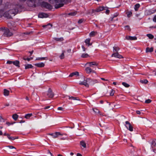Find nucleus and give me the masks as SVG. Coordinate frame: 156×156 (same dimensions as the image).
Listing matches in <instances>:
<instances>
[{
	"mask_svg": "<svg viewBox=\"0 0 156 156\" xmlns=\"http://www.w3.org/2000/svg\"><path fill=\"white\" fill-rule=\"evenodd\" d=\"M97 34V32H95L94 31H92L91 32L90 34L89 35L90 37H93L95 36Z\"/></svg>",
	"mask_w": 156,
	"mask_h": 156,
	"instance_id": "27",
	"label": "nucleus"
},
{
	"mask_svg": "<svg viewBox=\"0 0 156 156\" xmlns=\"http://www.w3.org/2000/svg\"><path fill=\"white\" fill-rule=\"evenodd\" d=\"M74 75H77V76H79V73L78 72H73L72 73H71L70 75L69 76V77H72Z\"/></svg>",
	"mask_w": 156,
	"mask_h": 156,
	"instance_id": "22",
	"label": "nucleus"
},
{
	"mask_svg": "<svg viewBox=\"0 0 156 156\" xmlns=\"http://www.w3.org/2000/svg\"><path fill=\"white\" fill-rule=\"evenodd\" d=\"M151 144L152 148L153 147H155L156 146V139H154L153 140L151 143Z\"/></svg>",
	"mask_w": 156,
	"mask_h": 156,
	"instance_id": "14",
	"label": "nucleus"
},
{
	"mask_svg": "<svg viewBox=\"0 0 156 156\" xmlns=\"http://www.w3.org/2000/svg\"><path fill=\"white\" fill-rule=\"evenodd\" d=\"M112 57H114L115 58H123V56L120 55L118 52L115 53H113L111 55Z\"/></svg>",
	"mask_w": 156,
	"mask_h": 156,
	"instance_id": "9",
	"label": "nucleus"
},
{
	"mask_svg": "<svg viewBox=\"0 0 156 156\" xmlns=\"http://www.w3.org/2000/svg\"><path fill=\"white\" fill-rule=\"evenodd\" d=\"M5 105L6 106H8L9 105V103H6Z\"/></svg>",
	"mask_w": 156,
	"mask_h": 156,
	"instance_id": "62",
	"label": "nucleus"
},
{
	"mask_svg": "<svg viewBox=\"0 0 156 156\" xmlns=\"http://www.w3.org/2000/svg\"><path fill=\"white\" fill-rule=\"evenodd\" d=\"M13 63V61H10V60H8L7 62V64H9Z\"/></svg>",
	"mask_w": 156,
	"mask_h": 156,
	"instance_id": "49",
	"label": "nucleus"
},
{
	"mask_svg": "<svg viewBox=\"0 0 156 156\" xmlns=\"http://www.w3.org/2000/svg\"><path fill=\"white\" fill-rule=\"evenodd\" d=\"M118 15V13H116L114 14L111 17V21H114V18L115 17H116Z\"/></svg>",
	"mask_w": 156,
	"mask_h": 156,
	"instance_id": "31",
	"label": "nucleus"
},
{
	"mask_svg": "<svg viewBox=\"0 0 156 156\" xmlns=\"http://www.w3.org/2000/svg\"><path fill=\"white\" fill-rule=\"evenodd\" d=\"M95 12H96L95 10L93 9L92 10H91L90 11V14H92V13L93 14V13H94Z\"/></svg>",
	"mask_w": 156,
	"mask_h": 156,
	"instance_id": "54",
	"label": "nucleus"
},
{
	"mask_svg": "<svg viewBox=\"0 0 156 156\" xmlns=\"http://www.w3.org/2000/svg\"><path fill=\"white\" fill-rule=\"evenodd\" d=\"M3 10L0 9V18L2 17L3 14Z\"/></svg>",
	"mask_w": 156,
	"mask_h": 156,
	"instance_id": "45",
	"label": "nucleus"
},
{
	"mask_svg": "<svg viewBox=\"0 0 156 156\" xmlns=\"http://www.w3.org/2000/svg\"><path fill=\"white\" fill-rule=\"evenodd\" d=\"M23 59L25 60H27L28 61H30V58H23Z\"/></svg>",
	"mask_w": 156,
	"mask_h": 156,
	"instance_id": "50",
	"label": "nucleus"
},
{
	"mask_svg": "<svg viewBox=\"0 0 156 156\" xmlns=\"http://www.w3.org/2000/svg\"><path fill=\"white\" fill-rule=\"evenodd\" d=\"M48 15L46 13H41L38 14V16L39 18H47L48 17Z\"/></svg>",
	"mask_w": 156,
	"mask_h": 156,
	"instance_id": "10",
	"label": "nucleus"
},
{
	"mask_svg": "<svg viewBox=\"0 0 156 156\" xmlns=\"http://www.w3.org/2000/svg\"><path fill=\"white\" fill-rule=\"evenodd\" d=\"M41 5L48 9H52V6L51 5L44 2H43L41 3Z\"/></svg>",
	"mask_w": 156,
	"mask_h": 156,
	"instance_id": "5",
	"label": "nucleus"
},
{
	"mask_svg": "<svg viewBox=\"0 0 156 156\" xmlns=\"http://www.w3.org/2000/svg\"><path fill=\"white\" fill-rule=\"evenodd\" d=\"M7 147H8L10 149H16V148L12 146H8Z\"/></svg>",
	"mask_w": 156,
	"mask_h": 156,
	"instance_id": "51",
	"label": "nucleus"
},
{
	"mask_svg": "<svg viewBox=\"0 0 156 156\" xmlns=\"http://www.w3.org/2000/svg\"><path fill=\"white\" fill-rule=\"evenodd\" d=\"M47 95L49 98H52L54 96V94L50 88H49L47 91Z\"/></svg>",
	"mask_w": 156,
	"mask_h": 156,
	"instance_id": "8",
	"label": "nucleus"
},
{
	"mask_svg": "<svg viewBox=\"0 0 156 156\" xmlns=\"http://www.w3.org/2000/svg\"><path fill=\"white\" fill-rule=\"evenodd\" d=\"M49 2L51 4L55 3L56 4L55 5L56 9H58L63 6L64 5L63 2L65 0H48Z\"/></svg>",
	"mask_w": 156,
	"mask_h": 156,
	"instance_id": "2",
	"label": "nucleus"
},
{
	"mask_svg": "<svg viewBox=\"0 0 156 156\" xmlns=\"http://www.w3.org/2000/svg\"><path fill=\"white\" fill-rule=\"evenodd\" d=\"M125 27L127 29L129 30L130 29L129 26L128 25H127L125 26Z\"/></svg>",
	"mask_w": 156,
	"mask_h": 156,
	"instance_id": "55",
	"label": "nucleus"
},
{
	"mask_svg": "<svg viewBox=\"0 0 156 156\" xmlns=\"http://www.w3.org/2000/svg\"><path fill=\"white\" fill-rule=\"evenodd\" d=\"M120 50V48L117 46H114L113 47V53L118 52V51Z\"/></svg>",
	"mask_w": 156,
	"mask_h": 156,
	"instance_id": "15",
	"label": "nucleus"
},
{
	"mask_svg": "<svg viewBox=\"0 0 156 156\" xmlns=\"http://www.w3.org/2000/svg\"><path fill=\"white\" fill-rule=\"evenodd\" d=\"M48 134L51 135L54 138H56L58 137L59 136H62L63 135H66L67 134L66 133H61L59 132H55L54 133H49Z\"/></svg>",
	"mask_w": 156,
	"mask_h": 156,
	"instance_id": "4",
	"label": "nucleus"
},
{
	"mask_svg": "<svg viewBox=\"0 0 156 156\" xmlns=\"http://www.w3.org/2000/svg\"><path fill=\"white\" fill-rule=\"evenodd\" d=\"M22 9V5H20L11 4L9 3H7L4 7L3 10H6L9 9V10L5 12L3 14V16L7 19L12 18L11 15L14 16L17 14Z\"/></svg>",
	"mask_w": 156,
	"mask_h": 156,
	"instance_id": "1",
	"label": "nucleus"
},
{
	"mask_svg": "<svg viewBox=\"0 0 156 156\" xmlns=\"http://www.w3.org/2000/svg\"><path fill=\"white\" fill-rule=\"evenodd\" d=\"M151 101L150 99L147 100L145 101V103H149L151 102Z\"/></svg>",
	"mask_w": 156,
	"mask_h": 156,
	"instance_id": "46",
	"label": "nucleus"
},
{
	"mask_svg": "<svg viewBox=\"0 0 156 156\" xmlns=\"http://www.w3.org/2000/svg\"><path fill=\"white\" fill-rule=\"evenodd\" d=\"M153 73H154V75L156 76V69L153 71Z\"/></svg>",
	"mask_w": 156,
	"mask_h": 156,
	"instance_id": "63",
	"label": "nucleus"
},
{
	"mask_svg": "<svg viewBox=\"0 0 156 156\" xmlns=\"http://www.w3.org/2000/svg\"><path fill=\"white\" fill-rule=\"evenodd\" d=\"M57 109L58 110L63 111L64 108L61 107H59Z\"/></svg>",
	"mask_w": 156,
	"mask_h": 156,
	"instance_id": "52",
	"label": "nucleus"
},
{
	"mask_svg": "<svg viewBox=\"0 0 156 156\" xmlns=\"http://www.w3.org/2000/svg\"><path fill=\"white\" fill-rule=\"evenodd\" d=\"M153 21L154 22L156 23V15L154 16V17L153 19Z\"/></svg>",
	"mask_w": 156,
	"mask_h": 156,
	"instance_id": "53",
	"label": "nucleus"
},
{
	"mask_svg": "<svg viewBox=\"0 0 156 156\" xmlns=\"http://www.w3.org/2000/svg\"><path fill=\"white\" fill-rule=\"evenodd\" d=\"M77 14L76 11L73 12L68 14H66V16H74L75 15Z\"/></svg>",
	"mask_w": 156,
	"mask_h": 156,
	"instance_id": "19",
	"label": "nucleus"
},
{
	"mask_svg": "<svg viewBox=\"0 0 156 156\" xmlns=\"http://www.w3.org/2000/svg\"><path fill=\"white\" fill-rule=\"evenodd\" d=\"M32 113L27 114L25 115V117L27 119H29L32 115Z\"/></svg>",
	"mask_w": 156,
	"mask_h": 156,
	"instance_id": "40",
	"label": "nucleus"
},
{
	"mask_svg": "<svg viewBox=\"0 0 156 156\" xmlns=\"http://www.w3.org/2000/svg\"><path fill=\"white\" fill-rule=\"evenodd\" d=\"M146 36L150 39H152L154 38V36L151 34H147Z\"/></svg>",
	"mask_w": 156,
	"mask_h": 156,
	"instance_id": "39",
	"label": "nucleus"
},
{
	"mask_svg": "<svg viewBox=\"0 0 156 156\" xmlns=\"http://www.w3.org/2000/svg\"><path fill=\"white\" fill-rule=\"evenodd\" d=\"M92 110L96 114L100 113V111L97 108H92Z\"/></svg>",
	"mask_w": 156,
	"mask_h": 156,
	"instance_id": "37",
	"label": "nucleus"
},
{
	"mask_svg": "<svg viewBox=\"0 0 156 156\" xmlns=\"http://www.w3.org/2000/svg\"><path fill=\"white\" fill-rule=\"evenodd\" d=\"M12 117L13 119L15 120H16L18 117V115L17 114H15L13 115Z\"/></svg>",
	"mask_w": 156,
	"mask_h": 156,
	"instance_id": "38",
	"label": "nucleus"
},
{
	"mask_svg": "<svg viewBox=\"0 0 156 156\" xmlns=\"http://www.w3.org/2000/svg\"><path fill=\"white\" fill-rule=\"evenodd\" d=\"M77 156H82V155L80 153H77Z\"/></svg>",
	"mask_w": 156,
	"mask_h": 156,
	"instance_id": "64",
	"label": "nucleus"
},
{
	"mask_svg": "<svg viewBox=\"0 0 156 156\" xmlns=\"http://www.w3.org/2000/svg\"><path fill=\"white\" fill-rule=\"evenodd\" d=\"M82 48L83 49V51H85L86 49H85V48L82 45Z\"/></svg>",
	"mask_w": 156,
	"mask_h": 156,
	"instance_id": "56",
	"label": "nucleus"
},
{
	"mask_svg": "<svg viewBox=\"0 0 156 156\" xmlns=\"http://www.w3.org/2000/svg\"><path fill=\"white\" fill-rule=\"evenodd\" d=\"M140 4L139 3L136 4L134 7V9L135 10L137 11H138V9L140 8Z\"/></svg>",
	"mask_w": 156,
	"mask_h": 156,
	"instance_id": "25",
	"label": "nucleus"
},
{
	"mask_svg": "<svg viewBox=\"0 0 156 156\" xmlns=\"http://www.w3.org/2000/svg\"><path fill=\"white\" fill-rule=\"evenodd\" d=\"M125 123L126 124L125 126L127 129L130 131H133V127L130 123L128 121H126Z\"/></svg>",
	"mask_w": 156,
	"mask_h": 156,
	"instance_id": "7",
	"label": "nucleus"
},
{
	"mask_svg": "<svg viewBox=\"0 0 156 156\" xmlns=\"http://www.w3.org/2000/svg\"><path fill=\"white\" fill-rule=\"evenodd\" d=\"M127 16L128 17H130L132 15V12L131 11L128 12L127 13Z\"/></svg>",
	"mask_w": 156,
	"mask_h": 156,
	"instance_id": "43",
	"label": "nucleus"
},
{
	"mask_svg": "<svg viewBox=\"0 0 156 156\" xmlns=\"http://www.w3.org/2000/svg\"><path fill=\"white\" fill-rule=\"evenodd\" d=\"M13 35V33L10 32L8 28L5 29L3 35L4 36L10 37Z\"/></svg>",
	"mask_w": 156,
	"mask_h": 156,
	"instance_id": "6",
	"label": "nucleus"
},
{
	"mask_svg": "<svg viewBox=\"0 0 156 156\" xmlns=\"http://www.w3.org/2000/svg\"><path fill=\"white\" fill-rule=\"evenodd\" d=\"M90 83L91 84L93 85L95 83H98V82L97 81V80H90Z\"/></svg>",
	"mask_w": 156,
	"mask_h": 156,
	"instance_id": "29",
	"label": "nucleus"
},
{
	"mask_svg": "<svg viewBox=\"0 0 156 156\" xmlns=\"http://www.w3.org/2000/svg\"><path fill=\"white\" fill-rule=\"evenodd\" d=\"M105 7H100L95 9L96 12H98L101 11H102L105 9Z\"/></svg>",
	"mask_w": 156,
	"mask_h": 156,
	"instance_id": "18",
	"label": "nucleus"
},
{
	"mask_svg": "<svg viewBox=\"0 0 156 156\" xmlns=\"http://www.w3.org/2000/svg\"><path fill=\"white\" fill-rule=\"evenodd\" d=\"M69 99H71L73 100H76L77 101H80V99L78 98L75 97H70L69 96H68Z\"/></svg>",
	"mask_w": 156,
	"mask_h": 156,
	"instance_id": "24",
	"label": "nucleus"
},
{
	"mask_svg": "<svg viewBox=\"0 0 156 156\" xmlns=\"http://www.w3.org/2000/svg\"><path fill=\"white\" fill-rule=\"evenodd\" d=\"M90 39L89 38H88L86 39L85 41V43L87 44H88V46L90 45H91V44L90 43Z\"/></svg>",
	"mask_w": 156,
	"mask_h": 156,
	"instance_id": "35",
	"label": "nucleus"
},
{
	"mask_svg": "<svg viewBox=\"0 0 156 156\" xmlns=\"http://www.w3.org/2000/svg\"><path fill=\"white\" fill-rule=\"evenodd\" d=\"M52 25L48 23L47 25H43L42 27L44 28H46L47 29H50L51 27H52Z\"/></svg>",
	"mask_w": 156,
	"mask_h": 156,
	"instance_id": "20",
	"label": "nucleus"
},
{
	"mask_svg": "<svg viewBox=\"0 0 156 156\" xmlns=\"http://www.w3.org/2000/svg\"><path fill=\"white\" fill-rule=\"evenodd\" d=\"M13 64L16 66L18 67L19 68L20 67V62L18 60H16L13 61Z\"/></svg>",
	"mask_w": 156,
	"mask_h": 156,
	"instance_id": "17",
	"label": "nucleus"
},
{
	"mask_svg": "<svg viewBox=\"0 0 156 156\" xmlns=\"http://www.w3.org/2000/svg\"><path fill=\"white\" fill-rule=\"evenodd\" d=\"M89 56V55L87 53H83L81 55V57L83 58H87Z\"/></svg>",
	"mask_w": 156,
	"mask_h": 156,
	"instance_id": "41",
	"label": "nucleus"
},
{
	"mask_svg": "<svg viewBox=\"0 0 156 156\" xmlns=\"http://www.w3.org/2000/svg\"><path fill=\"white\" fill-rule=\"evenodd\" d=\"M140 82L144 84H146L148 82V80L146 79H143L142 80H140Z\"/></svg>",
	"mask_w": 156,
	"mask_h": 156,
	"instance_id": "33",
	"label": "nucleus"
},
{
	"mask_svg": "<svg viewBox=\"0 0 156 156\" xmlns=\"http://www.w3.org/2000/svg\"><path fill=\"white\" fill-rule=\"evenodd\" d=\"M114 91L113 90H112L111 92L110 93V96H113L114 94Z\"/></svg>",
	"mask_w": 156,
	"mask_h": 156,
	"instance_id": "47",
	"label": "nucleus"
},
{
	"mask_svg": "<svg viewBox=\"0 0 156 156\" xmlns=\"http://www.w3.org/2000/svg\"><path fill=\"white\" fill-rule=\"evenodd\" d=\"M54 39L55 40L58 41H62L64 40L63 38L62 37L60 38L55 37L54 38Z\"/></svg>",
	"mask_w": 156,
	"mask_h": 156,
	"instance_id": "30",
	"label": "nucleus"
},
{
	"mask_svg": "<svg viewBox=\"0 0 156 156\" xmlns=\"http://www.w3.org/2000/svg\"><path fill=\"white\" fill-rule=\"evenodd\" d=\"M65 51H62V53L60 55L59 58L61 59H63L64 58L65 55L64 53H65Z\"/></svg>",
	"mask_w": 156,
	"mask_h": 156,
	"instance_id": "32",
	"label": "nucleus"
},
{
	"mask_svg": "<svg viewBox=\"0 0 156 156\" xmlns=\"http://www.w3.org/2000/svg\"><path fill=\"white\" fill-rule=\"evenodd\" d=\"M84 79V80L83 81H80L79 84L80 85H83L87 87H89V85L87 83V82H89L90 79L89 78L85 79L84 77H83Z\"/></svg>",
	"mask_w": 156,
	"mask_h": 156,
	"instance_id": "3",
	"label": "nucleus"
},
{
	"mask_svg": "<svg viewBox=\"0 0 156 156\" xmlns=\"http://www.w3.org/2000/svg\"><path fill=\"white\" fill-rule=\"evenodd\" d=\"M34 65L38 67H42L44 66V64L43 62H41L35 64Z\"/></svg>",
	"mask_w": 156,
	"mask_h": 156,
	"instance_id": "16",
	"label": "nucleus"
},
{
	"mask_svg": "<svg viewBox=\"0 0 156 156\" xmlns=\"http://www.w3.org/2000/svg\"><path fill=\"white\" fill-rule=\"evenodd\" d=\"M84 20V19H80L78 21V23H79V24H80L81 23H82L83 21Z\"/></svg>",
	"mask_w": 156,
	"mask_h": 156,
	"instance_id": "48",
	"label": "nucleus"
},
{
	"mask_svg": "<svg viewBox=\"0 0 156 156\" xmlns=\"http://www.w3.org/2000/svg\"><path fill=\"white\" fill-rule=\"evenodd\" d=\"M140 16V14H137L136 15V16L137 17H139Z\"/></svg>",
	"mask_w": 156,
	"mask_h": 156,
	"instance_id": "61",
	"label": "nucleus"
},
{
	"mask_svg": "<svg viewBox=\"0 0 156 156\" xmlns=\"http://www.w3.org/2000/svg\"><path fill=\"white\" fill-rule=\"evenodd\" d=\"M12 23L11 22L9 23L8 24V27L10 29L12 30H15V29L14 28V26H12Z\"/></svg>",
	"mask_w": 156,
	"mask_h": 156,
	"instance_id": "23",
	"label": "nucleus"
},
{
	"mask_svg": "<svg viewBox=\"0 0 156 156\" xmlns=\"http://www.w3.org/2000/svg\"><path fill=\"white\" fill-rule=\"evenodd\" d=\"M15 139V138L14 137L11 136V138H10V140H14Z\"/></svg>",
	"mask_w": 156,
	"mask_h": 156,
	"instance_id": "57",
	"label": "nucleus"
},
{
	"mask_svg": "<svg viewBox=\"0 0 156 156\" xmlns=\"http://www.w3.org/2000/svg\"><path fill=\"white\" fill-rule=\"evenodd\" d=\"M146 52H152L153 51V48L152 47L151 48H146Z\"/></svg>",
	"mask_w": 156,
	"mask_h": 156,
	"instance_id": "28",
	"label": "nucleus"
},
{
	"mask_svg": "<svg viewBox=\"0 0 156 156\" xmlns=\"http://www.w3.org/2000/svg\"><path fill=\"white\" fill-rule=\"evenodd\" d=\"M48 156H53L51 152L49 150H48L47 152Z\"/></svg>",
	"mask_w": 156,
	"mask_h": 156,
	"instance_id": "44",
	"label": "nucleus"
},
{
	"mask_svg": "<svg viewBox=\"0 0 156 156\" xmlns=\"http://www.w3.org/2000/svg\"><path fill=\"white\" fill-rule=\"evenodd\" d=\"M136 113L138 114H140L141 113L139 111H136Z\"/></svg>",
	"mask_w": 156,
	"mask_h": 156,
	"instance_id": "58",
	"label": "nucleus"
},
{
	"mask_svg": "<svg viewBox=\"0 0 156 156\" xmlns=\"http://www.w3.org/2000/svg\"><path fill=\"white\" fill-rule=\"evenodd\" d=\"M25 69L32 68L33 67V66H32V65L29 64L25 65Z\"/></svg>",
	"mask_w": 156,
	"mask_h": 156,
	"instance_id": "26",
	"label": "nucleus"
},
{
	"mask_svg": "<svg viewBox=\"0 0 156 156\" xmlns=\"http://www.w3.org/2000/svg\"><path fill=\"white\" fill-rule=\"evenodd\" d=\"M109 10H107L105 12V13L107 14H108L109 13Z\"/></svg>",
	"mask_w": 156,
	"mask_h": 156,
	"instance_id": "60",
	"label": "nucleus"
},
{
	"mask_svg": "<svg viewBox=\"0 0 156 156\" xmlns=\"http://www.w3.org/2000/svg\"><path fill=\"white\" fill-rule=\"evenodd\" d=\"M86 64L89 65L90 67H93V66H97L98 65V64L95 62H88L86 63Z\"/></svg>",
	"mask_w": 156,
	"mask_h": 156,
	"instance_id": "12",
	"label": "nucleus"
},
{
	"mask_svg": "<svg viewBox=\"0 0 156 156\" xmlns=\"http://www.w3.org/2000/svg\"><path fill=\"white\" fill-rule=\"evenodd\" d=\"M50 107V106H47V107H44V109H48V108H49Z\"/></svg>",
	"mask_w": 156,
	"mask_h": 156,
	"instance_id": "59",
	"label": "nucleus"
},
{
	"mask_svg": "<svg viewBox=\"0 0 156 156\" xmlns=\"http://www.w3.org/2000/svg\"><path fill=\"white\" fill-rule=\"evenodd\" d=\"M126 38L127 40H135L137 39V37L136 36H126Z\"/></svg>",
	"mask_w": 156,
	"mask_h": 156,
	"instance_id": "11",
	"label": "nucleus"
},
{
	"mask_svg": "<svg viewBox=\"0 0 156 156\" xmlns=\"http://www.w3.org/2000/svg\"><path fill=\"white\" fill-rule=\"evenodd\" d=\"M80 144L84 148H86V143L83 141H81L80 142Z\"/></svg>",
	"mask_w": 156,
	"mask_h": 156,
	"instance_id": "34",
	"label": "nucleus"
},
{
	"mask_svg": "<svg viewBox=\"0 0 156 156\" xmlns=\"http://www.w3.org/2000/svg\"><path fill=\"white\" fill-rule=\"evenodd\" d=\"M85 70L87 73H95V72L93 70H92L90 68V67H87L85 69Z\"/></svg>",
	"mask_w": 156,
	"mask_h": 156,
	"instance_id": "13",
	"label": "nucleus"
},
{
	"mask_svg": "<svg viewBox=\"0 0 156 156\" xmlns=\"http://www.w3.org/2000/svg\"><path fill=\"white\" fill-rule=\"evenodd\" d=\"M9 93V91L6 89H4V95L5 96H8Z\"/></svg>",
	"mask_w": 156,
	"mask_h": 156,
	"instance_id": "21",
	"label": "nucleus"
},
{
	"mask_svg": "<svg viewBox=\"0 0 156 156\" xmlns=\"http://www.w3.org/2000/svg\"><path fill=\"white\" fill-rule=\"evenodd\" d=\"M48 59V58L47 57H41V58H36V60H47Z\"/></svg>",
	"mask_w": 156,
	"mask_h": 156,
	"instance_id": "36",
	"label": "nucleus"
},
{
	"mask_svg": "<svg viewBox=\"0 0 156 156\" xmlns=\"http://www.w3.org/2000/svg\"><path fill=\"white\" fill-rule=\"evenodd\" d=\"M122 84L126 87H129V85L125 82H122Z\"/></svg>",
	"mask_w": 156,
	"mask_h": 156,
	"instance_id": "42",
	"label": "nucleus"
}]
</instances>
